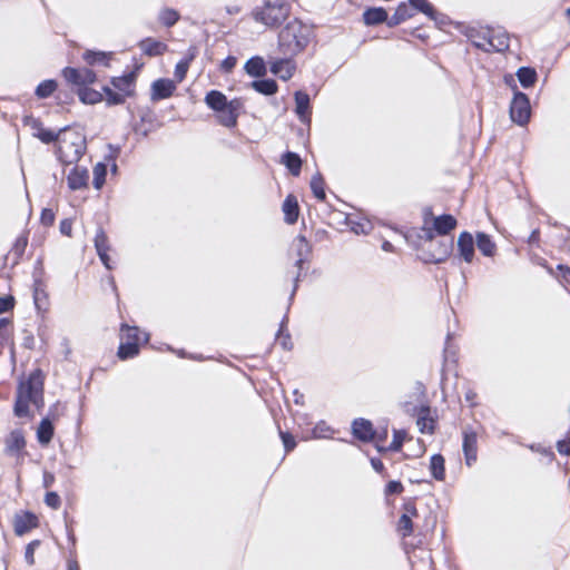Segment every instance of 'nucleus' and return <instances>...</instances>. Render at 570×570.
Listing matches in <instances>:
<instances>
[{"label": "nucleus", "mask_w": 570, "mask_h": 570, "mask_svg": "<svg viewBox=\"0 0 570 570\" xmlns=\"http://www.w3.org/2000/svg\"><path fill=\"white\" fill-rule=\"evenodd\" d=\"M45 502L52 509H58L60 507V497L56 492H48L45 497Z\"/></svg>", "instance_id": "603ef678"}, {"label": "nucleus", "mask_w": 570, "mask_h": 570, "mask_svg": "<svg viewBox=\"0 0 570 570\" xmlns=\"http://www.w3.org/2000/svg\"><path fill=\"white\" fill-rule=\"evenodd\" d=\"M57 89V82L55 80H45L36 89V95L39 98H47L52 95Z\"/></svg>", "instance_id": "a19ab883"}, {"label": "nucleus", "mask_w": 570, "mask_h": 570, "mask_svg": "<svg viewBox=\"0 0 570 570\" xmlns=\"http://www.w3.org/2000/svg\"><path fill=\"white\" fill-rule=\"evenodd\" d=\"M60 232H61V234H63L66 236H71V232H72V223H71V220L63 219L60 223Z\"/></svg>", "instance_id": "bf43d9fd"}, {"label": "nucleus", "mask_w": 570, "mask_h": 570, "mask_svg": "<svg viewBox=\"0 0 570 570\" xmlns=\"http://www.w3.org/2000/svg\"><path fill=\"white\" fill-rule=\"evenodd\" d=\"M240 107L242 102L238 99H234L227 106L217 110L219 122L225 127H234L237 122L238 109Z\"/></svg>", "instance_id": "6e6552de"}, {"label": "nucleus", "mask_w": 570, "mask_h": 570, "mask_svg": "<svg viewBox=\"0 0 570 570\" xmlns=\"http://www.w3.org/2000/svg\"><path fill=\"white\" fill-rule=\"evenodd\" d=\"M411 6L429 17H433V7L426 0H410Z\"/></svg>", "instance_id": "de8ad7c7"}, {"label": "nucleus", "mask_w": 570, "mask_h": 570, "mask_svg": "<svg viewBox=\"0 0 570 570\" xmlns=\"http://www.w3.org/2000/svg\"><path fill=\"white\" fill-rule=\"evenodd\" d=\"M105 100L107 105H121L125 101V95L121 92H115L109 87H104Z\"/></svg>", "instance_id": "c03bdc74"}, {"label": "nucleus", "mask_w": 570, "mask_h": 570, "mask_svg": "<svg viewBox=\"0 0 570 570\" xmlns=\"http://www.w3.org/2000/svg\"><path fill=\"white\" fill-rule=\"evenodd\" d=\"M352 431L356 439L367 442L373 440L375 431L370 421L365 419H357L352 424Z\"/></svg>", "instance_id": "9b49d317"}, {"label": "nucleus", "mask_w": 570, "mask_h": 570, "mask_svg": "<svg viewBox=\"0 0 570 570\" xmlns=\"http://www.w3.org/2000/svg\"><path fill=\"white\" fill-rule=\"evenodd\" d=\"M458 247L461 257L466 263H471L474 257V240L470 233L463 232L459 235Z\"/></svg>", "instance_id": "f8f14e48"}, {"label": "nucleus", "mask_w": 570, "mask_h": 570, "mask_svg": "<svg viewBox=\"0 0 570 570\" xmlns=\"http://www.w3.org/2000/svg\"><path fill=\"white\" fill-rule=\"evenodd\" d=\"M245 71L252 77H263L266 73V66L261 57H253L245 63Z\"/></svg>", "instance_id": "b1692460"}, {"label": "nucleus", "mask_w": 570, "mask_h": 570, "mask_svg": "<svg viewBox=\"0 0 570 570\" xmlns=\"http://www.w3.org/2000/svg\"><path fill=\"white\" fill-rule=\"evenodd\" d=\"M139 48L145 55L156 57L167 50V45L153 38H146L139 42Z\"/></svg>", "instance_id": "4468645a"}, {"label": "nucleus", "mask_w": 570, "mask_h": 570, "mask_svg": "<svg viewBox=\"0 0 570 570\" xmlns=\"http://www.w3.org/2000/svg\"><path fill=\"white\" fill-rule=\"evenodd\" d=\"M476 246L484 256H493L497 249L495 244L484 233L476 234Z\"/></svg>", "instance_id": "c85d7f7f"}, {"label": "nucleus", "mask_w": 570, "mask_h": 570, "mask_svg": "<svg viewBox=\"0 0 570 570\" xmlns=\"http://www.w3.org/2000/svg\"><path fill=\"white\" fill-rule=\"evenodd\" d=\"M13 306L12 298L0 297V314L8 312Z\"/></svg>", "instance_id": "052dcab7"}, {"label": "nucleus", "mask_w": 570, "mask_h": 570, "mask_svg": "<svg viewBox=\"0 0 570 570\" xmlns=\"http://www.w3.org/2000/svg\"><path fill=\"white\" fill-rule=\"evenodd\" d=\"M281 163L286 166L292 175L298 176L301 173L302 160L295 153L287 151L283 155Z\"/></svg>", "instance_id": "a878e982"}, {"label": "nucleus", "mask_w": 570, "mask_h": 570, "mask_svg": "<svg viewBox=\"0 0 570 570\" xmlns=\"http://www.w3.org/2000/svg\"><path fill=\"white\" fill-rule=\"evenodd\" d=\"M293 245L296 248L297 256H298L296 264L301 268L302 264L304 263L305 257L307 256V254L309 252V247H308L306 239L303 236L296 237Z\"/></svg>", "instance_id": "c9c22d12"}, {"label": "nucleus", "mask_w": 570, "mask_h": 570, "mask_svg": "<svg viewBox=\"0 0 570 570\" xmlns=\"http://www.w3.org/2000/svg\"><path fill=\"white\" fill-rule=\"evenodd\" d=\"M111 55V52L86 50L82 55V59L91 66L97 63L108 66Z\"/></svg>", "instance_id": "5701e85b"}, {"label": "nucleus", "mask_w": 570, "mask_h": 570, "mask_svg": "<svg viewBox=\"0 0 570 570\" xmlns=\"http://www.w3.org/2000/svg\"><path fill=\"white\" fill-rule=\"evenodd\" d=\"M412 16V12H411V9L409 6H406L405 3H401L394 14L392 16L391 18V23L392 24H399L400 22L406 20L407 18H410Z\"/></svg>", "instance_id": "79ce46f5"}, {"label": "nucleus", "mask_w": 570, "mask_h": 570, "mask_svg": "<svg viewBox=\"0 0 570 570\" xmlns=\"http://www.w3.org/2000/svg\"><path fill=\"white\" fill-rule=\"evenodd\" d=\"M14 532L17 535H23L29 532L31 529L38 527V519L35 514L30 512H24L22 514H17L14 517Z\"/></svg>", "instance_id": "9d476101"}, {"label": "nucleus", "mask_w": 570, "mask_h": 570, "mask_svg": "<svg viewBox=\"0 0 570 570\" xmlns=\"http://www.w3.org/2000/svg\"><path fill=\"white\" fill-rule=\"evenodd\" d=\"M78 95L80 100L86 104H96L104 99L100 92L89 89L87 87L80 88Z\"/></svg>", "instance_id": "4c0bfd02"}, {"label": "nucleus", "mask_w": 570, "mask_h": 570, "mask_svg": "<svg viewBox=\"0 0 570 570\" xmlns=\"http://www.w3.org/2000/svg\"><path fill=\"white\" fill-rule=\"evenodd\" d=\"M176 89L175 81L170 79H158L151 85V100L157 101L169 98Z\"/></svg>", "instance_id": "1a4fd4ad"}, {"label": "nucleus", "mask_w": 570, "mask_h": 570, "mask_svg": "<svg viewBox=\"0 0 570 570\" xmlns=\"http://www.w3.org/2000/svg\"><path fill=\"white\" fill-rule=\"evenodd\" d=\"M252 87L263 94V95H273L277 91V85L272 79L256 80L252 82Z\"/></svg>", "instance_id": "f704fd0d"}, {"label": "nucleus", "mask_w": 570, "mask_h": 570, "mask_svg": "<svg viewBox=\"0 0 570 570\" xmlns=\"http://www.w3.org/2000/svg\"><path fill=\"white\" fill-rule=\"evenodd\" d=\"M40 546L39 540H33L30 543L27 544L26 551H24V560L28 563V566L35 564V551Z\"/></svg>", "instance_id": "49530a36"}, {"label": "nucleus", "mask_w": 570, "mask_h": 570, "mask_svg": "<svg viewBox=\"0 0 570 570\" xmlns=\"http://www.w3.org/2000/svg\"><path fill=\"white\" fill-rule=\"evenodd\" d=\"M56 141L57 155L61 163L73 164L80 159L86 149L85 137L77 131L61 130Z\"/></svg>", "instance_id": "7ed1b4c3"}, {"label": "nucleus", "mask_w": 570, "mask_h": 570, "mask_svg": "<svg viewBox=\"0 0 570 570\" xmlns=\"http://www.w3.org/2000/svg\"><path fill=\"white\" fill-rule=\"evenodd\" d=\"M289 14V7L284 2L267 3L262 10L254 13L255 19L267 27H275Z\"/></svg>", "instance_id": "20e7f679"}, {"label": "nucleus", "mask_w": 570, "mask_h": 570, "mask_svg": "<svg viewBox=\"0 0 570 570\" xmlns=\"http://www.w3.org/2000/svg\"><path fill=\"white\" fill-rule=\"evenodd\" d=\"M92 174H94V180H92L94 187L96 189H100L102 187V185L105 184V178H106V174H107L106 165H104L101 163L97 164L94 167Z\"/></svg>", "instance_id": "ea45409f"}, {"label": "nucleus", "mask_w": 570, "mask_h": 570, "mask_svg": "<svg viewBox=\"0 0 570 570\" xmlns=\"http://www.w3.org/2000/svg\"><path fill=\"white\" fill-rule=\"evenodd\" d=\"M26 445L24 438L20 431H12L6 441V451L10 454L20 452Z\"/></svg>", "instance_id": "412c9836"}, {"label": "nucleus", "mask_w": 570, "mask_h": 570, "mask_svg": "<svg viewBox=\"0 0 570 570\" xmlns=\"http://www.w3.org/2000/svg\"><path fill=\"white\" fill-rule=\"evenodd\" d=\"M100 261L102 262V264L106 266V268L108 269H111V265H110V258L108 256V250H98L97 252Z\"/></svg>", "instance_id": "e2e57ef3"}, {"label": "nucleus", "mask_w": 570, "mask_h": 570, "mask_svg": "<svg viewBox=\"0 0 570 570\" xmlns=\"http://www.w3.org/2000/svg\"><path fill=\"white\" fill-rule=\"evenodd\" d=\"M371 465L377 473H382L384 471V464L380 459H371Z\"/></svg>", "instance_id": "0e129e2a"}, {"label": "nucleus", "mask_w": 570, "mask_h": 570, "mask_svg": "<svg viewBox=\"0 0 570 570\" xmlns=\"http://www.w3.org/2000/svg\"><path fill=\"white\" fill-rule=\"evenodd\" d=\"M397 530L403 538H406L412 534L413 523H412L410 514L403 513L400 517L399 523H397Z\"/></svg>", "instance_id": "58836bf2"}, {"label": "nucleus", "mask_w": 570, "mask_h": 570, "mask_svg": "<svg viewBox=\"0 0 570 570\" xmlns=\"http://www.w3.org/2000/svg\"><path fill=\"white\" fill-rule=\"evenodd\" d=\"M96 250H109L108 238L102 229H99L95 237Z\"/></svg>", "instance_id": "09e8293b"}, {"label": "nucleus", "mask_w": 570, "mask_h": 570, "mask_svg": "<svg viewBox=\"0 0 570 570\" xmlns=\"http://www.w3.org/2000/svg\"><path fill=\"white\" fill-rule=\"evenodd\" d=\"M9 326V321L7 318H0V337H4L7 335L6 331Z\"/></svg>", "instance_id": "338daca9"}, {"label": "nucleus", "mask_w": 570, "mask_h": 570, "mask_svg": "<svg viewBox=\"0 0 570 570\" xmlns=\"http://www.w3.org/2000/svg\"><path fill=\"white\" fill-rule=\"evenodd\" d=\"M88 178V170L76 166L68 175V185L71 189L77 190L87 185Z\"/></svg>", "instance_id": "dca6fc26"}, {"label": "nucleus", "mask_w": 570, "mask_h": 570, "mask_svg": "<svg viewBox=\"0 0 570 570\" xmlns=\"http://www.w3.org/2000/svg\"><path fill=\"white\" fill-rule=\"evenodd\" d=\"M363 18L366 24H377L387 19V13L383 8H371L364 12Z\"/></svg>", "instance_id": "c756f323"}, {"label": "nucleus", "mask_w": 570, "mask_h": 570, "mask_svg": "<svg viewBox=\"0 0 570 570\" xmlns=\"http://www.w3.org/2000/svg\"><path fill=\"white\" fill-rule=\"evenodd\" d=\"M139 352V347L136 344V341L121 340L120 346L118 348V356L121 360H126L129 357H134Z\"/></svg>", "instance_id": "7c9ffc66"}, {"label": "nucleus", "mask_w": 570, "mask_h": 570, "mask_svg": "<svg viewBox=\"0 0 570 570\" xmlns=\"http://www.w3.org/2000/svg\"><path fill=\"white\" fill-rule=\"evenodd\" d=\"M406 438V433L405 431L403 430H394L393 432V441L391 442V444L389 445L387 449H384L382 446H380L379 444L376 445V449L382 452V451H385V450H390V451H400L402 445H403V442Z\"/></svg>", "instance_id": "e433bc0d"}, {"label": "nucleus", "mask_w": 570, "mask_h": 570, "mask_svg": "<svg viewBox=\"0 0 570 570\" xmlns=\"http://www.w3.org/2000/svg\"><path fill=\"white\" fill-rule=\"evenodd\" d=\"M463 451L468 465H471L476 459V435L475 433H464Z\"/></svg>", "instance_id": "aec40b11"}, {"label": "nucleus", "mask_w": 570, "mask_h": 570, "mask_svg": "<svg viewBox=\"0 0 570 570\" xmlns=\"http://www.w3.org/2000/svg\"><path fill=\"white\" fill-rule=\"evenodd\" d=\"M430 470L436 480H443L445 475L444 459L441 454L431 458Z\"/></svg>", "instance_id": "2f4dec72"}, {"label": "nucleus", "mask_w": 570, "mask_h": 570, "mask_svg": "<svg viewBox=\"0 0 570 570\" xmlns=\"http://www.w3.org/2000/svg\"><path fill=\"white\" fill-rule=\"evenodd\" d=\"M281 439L283 441L284 448L286 452L292 451L296 446V442L294 436L288 432L279 431Z\"/></svg>", "instance_id": "8fccbe9b"}, {"label": "nucleus", "mask_w": 570, "mask_h": 570, "mask_svg": "<svg viewBox=\"0 0 570 570\" xmlns=\"http://www.w3.org/2000/svg\"><path fill=\"white\" fill-rule=\"evenodd\" d=\"M295 104H296L295 111H296L298 118L304 122L308 121L309 115H311L308 95H306L302 91H297L295 94Z\"/></svg>", "instance_id": "a211bd4d"}, {"label": "nucleus", "mask_w": 570, "mask_h": 570, "mask_svg": "<svg viewBox=\"0 0 570 570\" xmlns=\"http://www.w3.org/2000/svg\"><path fill=\"white\" fill-rule=\"evenodd\" d=\"M404 511H405L404 513L410 514L411 518L416 515V509L413 504H410V503L405 504Z\"/></svg>", "instance_id": "774afa93"}, {"label": "nucleus", "mask_w": 570, "mask_h": 570, "mask_svg": "<svg viewBox=\"0 0 570 570\" xmlns=\"http://www.w3.org/2000/svg\"><path fill=\"white\" fill-rule=\"evenodd\" d=\"M276 342L282 346L283 350H291L292 348V342L289 335L283 334V328L281 327L278 331V334L276 336Z\"/></svg>", "instance_id": "864d4df0"}, {"label": "nucleus", "mask_w": 570, "mask_h": 570, "mask_svg": "<svg viewBox=\"0 0 570 570\" xmlns=\"http://www.w3.org/2000/svg\"><path fill=\"white\" fill-rule=\"evenodd\" d=\"M531 115V107L529 98L523 92H515L510 105V117L513 122L523 126L525 125Z\"/></svg>", "instance_id": "39448f33"}, {"label": "nucleus", "mask_w": 570, "mask_h": 570, "mask_svg": "<svg viewBox=\"0 0 570 570\" xmlns=\"http://www.w3.org/2000/svg\"><path fill=\"white\" fill-rule=\"evenodd\" d=\"M557 449L560 454H570V442L568 441H559L557 444Z\"/></svg>", "instance_id": "680f3d73"}, {"label": "nucleus", "mask_w": 570, "mask_h": 570, "mask_svg": "<svg viewBox=\"0 0 570 570\" xmlns=\"http://www.w3.org/2000/svg\"><path fill=\"white\" fill-rule=\"evenodd\" d=\"M517 76L524 88L533 86L537 80V72L532 68L522 67L518 70Z\"/></svg>", "instance_id": "473e14b6"}, {"label": "nucleus", "mask_w": 570, "mask_h": 570, "mask_svg": "<svg viewBox=\"0 0 570 570\" xmlns=\"http://www.w3.org/2000/svg\"><path fill=\"white\" fill-rule=\"evenodd\" d=\"M62 76L67 82L78 86L79 89L87 87L96 81V73L88 68L76 69L66 67L62 70Z\"/></svg>", "instance_id": "423d86ee"}, {"label": "nucleus", "mask_w": 570, "mask_h": 570, "mask_svg": "<svg viewBox=\"0 0 570 570\" xmlns=\"http://www.w3.org/2000/svg\"><path fill=\"white\" fill-rule=\"evenodd\" d=\"M416 424L421 433H433L434 431V421L428 415H420L417 417Z\"/></svg>", "instance_id": "a18cd8bd"}, {"label": "nucleus", "mask_w": 570, "mask_h": 570, "mask_svg": "<svg viewBox=\"0 0 570 570\" xmlns=\"http://www.w3.org/2000/svg\"><path fill=\"white\" fill-rule=\"evenodd\" d=\"M311 188L314 194V196L317 199H321V177H313L311 181Z\"/></svg>", "instance_id": "4d7b16f0"}, {"label": "nucleus", "mask_w": 570, "mask_h": 570, "mask_svg": "<svg viewBox=\"0 0 570 570\" xmlns=\"http://www.w3.org/2000/svg\"><path fill=\"white\" fill-rule=\"evenodd\" d=\"M433 227L440 235H446L456 227V219L452 215H441L433 218Z\"/></svg>", "instance_id": "f3484780"}, {"label": "nucleus", "mask_w": 570, "mask_h": 570, "mask_svg": "<svg viewBox=\"0 0 570 570\" xmlns=\"http://www.w3.org/2000/svg\"><path fill=\"white\" fill-rule=\"evenodd\" d=\"M345 222L351 230L355 234H367L372 228L371 223L367 219H358L354 215H347L345 217Z\"/></svg>", "instance_id": "4be33fe9"}, {"label": "nucleus", "mask_w": 570, "mask_h": 570, "mask_svg": "<svg viewBox=\"0 0 570 570\" xmlns=\"http://www.w3.org/2000/svg\"><path fill=\"white\" fill-rule=\"evenodd\" d=\"M178 19H179V14L174 9L166 8L164 10H161L159 13V20L166 27L174 26L178 21Z\"/></svg>", "instance_id": "37998d69"}, {"label": "nucleus", "mask_w": 570, "mask_h": 570, "mask_svg": "<svg viewBox=\"0 0 570 570\" xmlns=\"http://www.w3.org/2000/svg\"><path fill=\"white\" fill-rule=\"evenodd\" d=\"M37 436L39 443H41L42 445H47L51 441L53 436V426L49 419H43L40 422L37 431Z\"/></svg>", "instance_id": "cd10ccee"}, {"label": "nucleus", "mask_w": 570, "mask_h": 570, "mask_svg": "<svg viewBox=\"0 0 570 570\" xmlns=\"http://www.w3.org/2000/svg\"><path fill=\"white\" fill-rule=\"evenodd\" d=\"M121 340L136 341V344L139 345L141 341L147 342L148 336L144 334L141 337L138 327L124 325L121 327Z\"/></svg>", "instance_id": "72a5a7b5"}, {"label": "nucleus", "mask_w": 570, "mask_h": 570, "mask_svg": "<svg viewBox=\"0 0 570 570\" xmlns=\"http://www.w3.org/2000/svg\"><path fill=\"white\" fill-rule=\"evenodd\" d=\"M295 66L289 59L276 60L271 66V72L282 80L292 78Z\"/></svg>", "instance_id": "ddd939ff"}, {"label": "nucleus", "mask_w": 570, "mask_h": 570, "mask_svg": "<svg viewBox=\"0 0 570 570\" xmlns=\"http://www.w3.org/2000/svg\"><path fill=\"white\" fill-rule=\"evenodd\" d=\"M205 101L208 105V107H210L215 111L224 108L229 104V101H227L226 96L217 90L209 91L206 95Z\"/></svg>", "instance_id": "bb28decb"}, {"label": "nucleus", "mask_w": 570, "mask_h": 570, "mask_svg": "<svg viewBox=\"0 0 570 570\" xmlns=\"http://www.w3.org/2000/svg\"><path fill=\"white\" fill-rule=\"evenodd\" d=\"M29 404L37 409L43 406V377L39 370L33 371L27 381L20 382L17 390L14 414L18 417L29 415Z\"/></svg>", "instance_id": "f257e3e1"}, {"label": "nucleus", "mask_w": 570, "mask_h": 570, "mask_svg": "<svg viewBox=\"0 0 570 570\" xmlns=\"http://www.w3.org/2000/svg\"><path fill=\"white\" fill-rule=\"evenodd\" d=\"M488 43L492 50L502 52L509 48V36L505 32H492Z\"/></svg>", "instance_id": "393cba45"}, {"label": "nucleus", "mask_w": 570, "mask_h": 570, "mask_svg": "<svg viewBox=\"0 0 570 570\" xmlns=\"http://www.w3.org/2000/svg\"><path fill=\"white\" fill-rule=\"evenodd\" d=\"M311 30L301 21H289L278 35V46L284 55L301 52L309 41Z\"/></svg>", "instance_id": "f03ea898"}, {"label": "nucleus", "mask_w": 570, "mask_h": 570, "mask_svg": "<svg viewBox=\"0 0 570 570\" xmlns=\"http://www.w3.org/2000/svg\"><path fill=\"white\" fill-rule=\"evenodd\" d=\"M188 67H189L188 61H180L176 65L175 78H176L177 82L183 81V79L185 78V76L187 73Z\"/></svg>", "instance_id": "3c124183"}, {"label": "nucleus", "mask_w": 570, "mask_h": 570, "mask_svg": "<svg viewBox=\"0 0 570 570\" xmlns=\"http://www.w3.org/2000/svg\"><path fill=\"white\" fill-rule=\"evenodd\" d=\"M55 222V214L51 209L45 208L41 213V223L46 226L52 225Z\"/></svg>", "instance_id": "6e6d98bb"}, {"label": "nucleus", "mask_w": 570, "mask_h": 570, "mask_svg": "<svg viewBox=\"0 0 570 570\" xmlns=\"http://www.w3.org/2000/svg\"><path fill=\"white\" fill-rule=\"evenodd\" d=\"M23 124L30 128L32 136L39 138L45 144L53 142L58 138L57 134H55L51 130L45 129L42 127V124L31 116L24 117Z\"/></svg>", "instance_id": "0eeeda50"}, {"label": "nucleus", "mask_w": 570, "mask_h": 570, "mask_svg": "<svg viewBox=\"0 0 570 570\" xmlns=\"http://www.w3.org/2000/svg\"><path fill=\"white\" fill-rule=\"evenodd\" d=\"M55 482V475L50 472H45L43 473V487L45 488H50Z\"/></svg>", "instance_id": "69168bd1"}, {"label": "nucleus", "mask_w": 570, "mask_h": 570, "mask_svg": "<svg viewBox=\"0 0 570 570\" xmlns=\"http://www.w3.org/2000/svg\"><path fill=\"white\" fill-rule=\"evenodd\" d=\"M402 491H403V485L399 481H390L386 484V488H385V493L387 495H390V494H400Z\"/></svg>", "instance_id": "5fc2aeb1"}, {"label": "nucleus", "mask_w": 570, "mask_h": 570, "mask_svg": "<svg viewBox=\"0 0 570 570\" xmlns=\"http://www.w3.org/2000/svg\"><path fill=\"white\" fill-rule=\"evenodd\" d=\"M283 213L285 222L294 224L298 218V204L297 199L293 195H288L283 203Z\"/></svg>", "instance_id": "6ab92c4d"}, {"label": "nucleus", "mask_w": 570, "mask_h": 570, "mask_svg": "<svg viewBox=\"0 0 570 570\" xmlns=\"http://www.w3.org/2000/svg\"><path fill=\"white\" fill-rule=\"evenodd\" d=\"M236 65V58L235 57H227L225 60H223L220 67L224 71L229 72Z\"/></svg>", "instance_id": "13d9d810"}, {"label": "nucleus", "mask_w": 570, "mask_h": 570, "mask_svg": "<svg viewBox=\"0 0 570 570\" xmlns=\"http://www.w3.org/2000/svg\"><path fill=\"white\" fill-rule=\"evenodd\" d=\"M136 77L135 75L128 73L122 77H115L111 80V85L122 95L132 96Z\"/></svg>", "instance_id": "2eb2a0df"}]
</instances>
